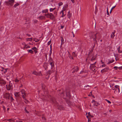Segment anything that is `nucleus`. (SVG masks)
I'll return each mask as SVG.
<instances>
[{
  "label": "nucleus",
  "instance_id": "obj_15",
  "mask_svg": "<svg viewBox=\"0 0 122 122\" xmlns=\"http://www.w3.org/2000/svg\"><path fill=\"white\" fill-rule=\"evenodd\" d=\"M71 13L70 11H69L68 12V14L67 15V16L69 19H70V17L71 16Z\"/></svg>",
  "mask_w": 122,
  "mask_h": 122
},
{
  "label": "nucleus",
  "instance_id": "obj_24",
  "mask_svg": "<svg viewBox=\"0 0 122 122\" xmlns=\"http://www.w3.org/2000/svg\"><path fill=\"white\" fill-rule=\"evenodd\" d=\"M61 45H62L64 43V40L63 38L62 37L61 38Z\"/></svg>",
  "mask_w": 122,
  "mask_h": 122
},
{
  "label": "nucleus",
  "instance_id": "obj_8",
  "mask_svg": "<svg viewBox=\"0 0 122 122\" xmlns=\"http://www.w3.org/2000/svg\"><path fill=\"white\" fill-rule=\"evenodd\" d=\"M22 45L23 46V48L24 49H28L30 48V46H29L27 45L24 42H23L22 44Z\"/></svg>",
  "mask_w": 122,
  "mask_h": 122
},
{
  "label": "nucleus",
  "instance_id": "obj_27",
  "mask_svg": "<svg viewBox=\"0 0 122 122\" xmlns=\"http://www.w3.org/2000/svg\"><path fill=\"white\" fill-rule=\"evenodd\" d=\"M27 51L29 53H31L33 54V51L31 49L30 50H27Z\"/></svg>",
  "mask_w": 122,
  "mask_h": 122
},
{
  "label": "nucleus",
  "instance_id": "obj_12",
  "mask_svg": "<svg viewBox=\"0 0 122 122\" xmlns=\"http://www.w3.org/2000/svg\"><path fill=\"white\" fill-rule=\"evenodd\" d=\"M4 96L7 99H9L10 97V94L9 93H6L5 94Z\"/></svg>",
  "mask_w": 122,
  "mask_h": 122
},
{
  "label": "nucleus",
  "instance_id": "obj_13",
  "mask_svg": "<svg viewBox=\"0 0 122 122\" xmlns=\"http://www.w3.org/2000/svg\"><path fill=\"white\" fill-rule=\"evenodd\" d=\"M78 67L76 66L75 67V68H74V70H73V71H72V72L74 73L78 71Z\"/></svg>",
  "mask_w": 122,
  "mask_h": 122
},
{
  "label": "nucleus",
  "instance_id": "obj_9",
  "mask_svg": "<svg viewBox=\"0 0 122 122\" xmlns=\"http://www.w3.org/2000/svg\"><path fill=\"white\" fill-rule=\"evenodd\" d=\"M92 102L94 104V106H97L100 105V104L98 102L94 100H92Z\"/></svg>",
  "mask_w": 122,
  "mask_h": 122
},
{
  "label": "nucleus",
  "instance_id": "obj_6",
  "mask_svg": "<svg viewBox=\"0 0 122 122\" xmlns=\"http://www.w3.org/2000/svg\"><path fill=\"white\" fill-rule=\"evenodd\" d=\"M6 86L7 89L8 90H11L13 88L12 84L11 83H10V82L9 85H7Z\"/></svg>",
  "mask_w": 122,
  "mask_h": 122
},
{
  "label": "nucleus",
  "instance_id": "obj_33",
  "mask_svg": "<svg viewBox=\"0 0 122 122\" xmlns=\"http://www.w3.org/2000/svg\"><path fill=\"white\" fill-rule=\"evenodd\" d=\"M51 62H54L52 59L51 58H50L49 60V62L50 63H51Z\"/></svg>",
  "mask_w": 122,
  "mask_h": 122
},
{
  "label": "nucleus",
  "instance_id": "obj_36",
  "mask_svg": "<svg viewBox=\"0 0 122 122\" xmlns=\"http://www.w3.org/2000/svg\"><path fill=\"white\" fill-rule=\"evenodd\" d=\"M32 49L34 51H36L37 48L36 47H34L32 48Z\"/></svg>",
  "mask_w": 122,
  "mask_h": 122
},
{
  "label": "nucleus",
  "instance_id": "obj_25",
  "mask_svg": "<svg viewBox=\"0 0 122 122\" xmlns=\"http://www.w3.org/2000/svg\"><path fill=\"white\" fill-rule=\"evenodd\" d=\"M26 97H25V98L24 99H23L24 100V102L26 103H28L29 102V101L28 100H27L25 98Z\"/></svg>",
  "mask_w": 122,
  "mask_h": 122
},
{
  "label": "nucleus",
  "instance_id": "obj_22",
  "mask_svg": "<svg viewBox=\"0 0 122 122\" xmlns=\"http://www.w3.org/2000/svg\"><path fill=\"white\" fill-rule=\"evenodd\" d=\"M58 108L60 110L63 109V108L62 106L61 105H59L58 106Z\"/></svg>",
  "mask_w": 122,
  "mask_h": 122
},
{
  "label": "nucleus",
  "instance_id": "obj_44",
  "mask_svg": "<svg viewBox=\"0 0 122 122\" xmlns=\"http://www.w3.org/2000/svg\"><path fill=\"white\" fill-rule=\"evenodd\" d=\"M105 100L107 101V102L111 104V102L110 101L108 100H107L106 99Z\"/></svg>",
  "mask_w": 122,
  "mask_h": 122
},
{
  "label": "nucleus",
  "instance_id": "obj_10",
  "mask_svg": "<svg viewBox=\"0 0 122 122\" xmlns=\"http://www.w3.org/2000/svg\"><path fill=\"white\" fill-rule=\"evenodd\" d=\"M32 73L37 76H41L42 75L41 72H37L36 71H34Z\"/></svg>",
  "mask_w": 122,
  "mask_h": 122
},
{
  "label": "nucleus",
  "instance_id": "obj_31",
  "mask_svg": "<svg viewBox=\"0 0 122 122\" xmlns=\"http://www.w3.org/2000/svg\"><path fill=\"white\" fill-rule=\"evenodd\" d=\"M7 69H4L1 70V71H3L4 73H5L7 71Z\"/></svg>",
  "mask_w": 122,
  "mask_h": 122
},
{
  "label": "nucleus",
  "instance_id": "obj_38",
  "mask_svg": "<svg viewBox=\"0 0 122 122\" xmlns=\"http://www.w3.org/2000/svg\"><path fill=\"white\" fill-rule=\"evenodd\" d=\"M106 65L105 64H103L101 66L102 67H106Z\"/></svg>",
  "mask_w": 122,
  "mask_h": 122
},
{
  "label": "nucleus",
  "instance_id": "obj_26",
  "mask_svg": "<svg viewBox=\"0 0 122 122\" xmlns=\"http://www.w3.org/2000/svg\"><path fill=\"white\" fill-rule=\"evenodd\" d=\"M90 66L92 68V69H94V68L96 67V66L94 64H92L90 65Z\"/></svg>",
  "mask_w": 122,
  "mask_h": 122
},
{
  "label": "nucleus",
  "instance_id": "obj_58",
  "mask_svg": "<svg viewBox=\"0 0 122 122\" xmlns=\"http://www.w3.org/2000/svg\"><path fill=\"white\" fill-rule=\"evenodd\" d=\"M71 1L73 3H75V1L74 0H71Z\"/></svg>",
  "mask_w": 122,
  "mask_h": 122
},
{
  "label": "nucleus",
  "instance_id": "obj_32",
  "mask_svg": "<svg viewBox=\"0 0 122 122\" xmlns=\"http://www.w3.org/2000/svg\"><path fill=\"white\" fill-rule=\"evenodd\" d=\"M72 56H73L74 57H76V55L75 54V53L74 52H73L72 53Z\"/></svg>",
  "mask_w": 122,
  "mask_h": 122
},
{
  "label": "nucleus",
  "instance_id": "obj_57",
  "mask_svg": "<svg viewBox=\"0 0 122 122\" xmlns=\"http://www.w3.org/2000/svg\"><path fill=\"white\" fill-rule=\"evenodd\" d=\"M90 112H89L88 113V114L91 117H92L93 116L90 115Z\"/></svg>",
  "mask_w": 122,
  "mask_h": 122
},
{
  "label": "nucleus",
  "instance_id": "obj_62",
  "mask_svg": "<svg viewBox=\"0 0 122 122\" xmlns=\"http://www.w3.org/2000/svg\"><path fill=\"white\" fill-rule=\"evenodd\" d=\"M50 52L51 54V53H52V51H51V50H50Z\"/></svg>",
  "mask_w": 122,
  "mask_h": 122
},
{
  "label": "nucleus",
  "instance_id": "obj_5",
  "mask_svg": "<svg viewBox=\"0 0 122 122\" xmlns=\"http://www.w3.org/2000/svg\"><path fill=\"white\" fill-rule=\"evenodd\" d=\"M45 15L48 18H50L51 19H53L54 18L53 15L50 13L49 14H45Z\"/></svg>",
  "mask_w": 122,
  "mask_h": 122
},
{
  "label": "nucleus",
  "instance_id": "obj_41",
  "mask_svg": "<svg viewBox=\"0 0 122 122\" xmlns=\"http://www.w3.org/2000/svg\"><path fill=\"white\" fill-rule=\"evenodd\" d=\"M42 119L44 121H45L46 120V118L44 117H42Z\"/></svg>",
  "mask_w": 122,
  "mask_h": 122
},
{
  "label": "nucleus",
  "instance_id": "obj_3",
  "mask_svg": "<svg viewBox=\"0 0 122 122\" xmlns=\"http://www.w3.org/2000/svg\"><path fill=\"white\" fill-rule=\"evenodd\" d=\"M115 87L116 89H113V90H115L114 93L115 94L119 93L120 92L119 86L117 85H116L115 86Z\"/></svg>",
  "mask_w": 122,
  "mask_h": 122
},
{
  "label": "nucleus",
  "instance_id": "obj_21",
  "mask_svg": "<svg viewBox=\"0 0 122 122\" xmlns=\"http://www.w3.org/2000/svg\"><path fill=\"white\" fill-rule=\"evenodd\" d=\"M68 56L70 59H73V58L71 56V54L70 53L69 51H68Z\"/></svg>",
  "mask_w": 122,
  "mask_h": 122
},
{
  "label": "nucleus",
  "instance_id": "obj_28",
  "mask_svg": "<svg viewBox=\"0 0 122 122\" xmlns=\"http://www.w3.org/2000/svg\"><path fill=\"white\" fill-rule=\"evenodd\" d=\"M90 87L89 85H87L84 86L85 89H89V88Z\"/></svg>",
  "mask_w": 122,
  "mask_h": 122
},
{
  "label": "nucleus",
  "instance_id": "obj_47",
  "mask_svg": "<svg viewBox=\"0 0 122 122\" xmlns=\"http://www.w3.org/2000/svg\"><path fill=\"white\" fill-rule=\"evenodd\" d=\"M113 62V61H110L108 63H107V64H110L112 62Z\"/></svg>",
  "mask_w": 122,
  "mask_h": 122
},
{
  "label": "nucleus",
  "instance_id": "obj_29",
  "mask_svg": "<svg viewBox=\"0 0 122 122\" xmlns=\"http://www.w3.org/2000/svg\"><path fill=\"white\" fill-rule=\"evenodd\" d=\"M32 40V39L31 38H27L26 39V40L27 41H31Z\"/></svg>",
  "mask_w": 122,
  "mask_h": 122
},
{
  "label": "nucleus",
  "instance_id": "obj_35",
  "mask_svg": "<svg viewBox=\"0 0 122 122\" xmlns=\"http://www.w3.org/2000/svg\"><path fill=\"white\" fill-rule=\"evenodd\" d=\"M116 6V5H115V6H113V7H112V8H111V10H110V13H111V12H112V10L114 9V8Z\"/></svg>",
  "mask_w": 122,
  "mask_h": 122
},
{
  "label": "nucleus",
  "instance_id": "obj_4",
  "mask_svg": "<svg viewBox=\"0 0 122 122\" xmlns=\"http://www.w3.org/2000/svg\"><path fill=\"white\" fill-rule=\"evenodd\" d=\"M20 92L21 93V96L23 99H24L25 97H26V94L25 93V91L24 89H22L20 90Z\"/></svg>",
  "mask_w": 122,
  "mask_h": 122
},
{
  "label": "nucleus",
  "instance_id": "obj_17",
  "mask_svg": "<svg viewBox=\"0 0 122 122\" xmlns=\"http://www.w3.org/2000/svg\"><path fill=\"white\" fill-rule=\"evenodd\" d=\"M45 17L44 16H41L38 17V18L41 20L45 19Z\"/></svg>",
  "mask_w": 122,
  "mask_h": 122
},
{
  "label": "nucleus",
  "instance_id": "obj_34",
  "mask_svg": "<svg viewBox=\"0 0 122 122\" xmlns=\"http://www.w3.org/2000/svg\"><path fill=\"white\" fill-rule=\"evenodd\" d=\"M66 95L67 97H69L70 96V94L69 92H68L66 93Z\"/></svg>",
  "mask_w": 122,
  "mask_h": 122
},
{
  "label": "nucleus",
  "instance_id": "obj_1",
  "mask_svg": "<svg viewBox=\"0 0 122 122\" xmlns=\"http://www.w3.org/2000/svg\"><path fill=\"white\" fill-rule=\"evenodd\" d=\"M101 37V36L100 34L98 32H97L94 34L93 36L90 37V38H92L93 37L94 38L93 40L94 41H96V39H97L99 40Z\"/></svg>",
  "mask_w": 122,
  "mask_h": 122
},
{
  "label": "nucleus",
  "instance_id": "obj_45",
  "mask_svg": "<svg viewBox=\"0 0 122 122\" xmlns=\"http://www.w3.org/2000/svg\"><path fill=\"white\" fill-rule=\"evenodd\" d=\"M52 102L53 103H55V101L54 100V99H53L52 100Z\"/></svg>",
  "mask_w": 122,
  "mask_h": 122
},
{
  "label": "nucleus",
  "instance_id": "obj_64",
  "mask_svg": "<svg viewBox=\"0 0 122 122\" xmlns=\"http://www.w3.org/2000/svg\"><path fill=\"white\" fill-rule=\"evenodd\" d=\"M88 55L89 56H91V54L90 53H89V54H88Z\"/></svg>",
  "mask_w": 122,
  "mask_h": 122
},
{
  "label": "nucleus",
  "instance_id": "obj_61",
  "mask_svg": "<svg viewBox=\"0 0 122 122\" xmlns=\"http://www.w3.org/2000/svg\"><path fill=\"white\" fill-rule=\"evenodd\" d=\"M118 68L119 69H121L122 68V66L119 67H118Z\"/></svg>",
  "mask_w": 122,
  "mask_h": 122
},
{
  "label": "nucleus",
  "instance_id": "obj_19",
  "mask_svg": "<svg viewBox=\"0 0 122 122\" xmlns=\"http://www.w3.org/2000/svg\"><path fill=\"white\" fill-rule=\"evenodd\" d=\"M50 64L51 65V68H52L54 66V62L50 63Z\"/></svg>",
  "mask_w": 122,
  "mask_h": 122
},
{
  "label": "nucleus",
  "instance_id": "obj_20",
  "mask_svg": "<svg viewBox=\"0 0 122 122\" xmlns=\"http://www.w3.org/2000/svg\"><path fill=\"white\" fill-rule=\"evenodd\" d=\"M63 10H62L61 13H62V17H64V16L65 15H64V13L63 12V11H64L65 10H64V7H63Z\"/></svg>",
  "mask_w": 122,
  "mask_h": 122
},
{
  "label": "nucleus",
  "instance_id": "obj_52",
  "mask_svg": "<svg viewBox=\"0 0 122 122\" xmlns=\"http://www.w3.org/2000/svg\"><path fill=\"white\" fill-rule=\"evenodd\" d=\"M47 94V91L45 92H44V94L45 96Z\"/></svg>",
  "mask_w": 122,
  "mask_h": 122
},
{
  "label": "nucleus",
  "instance_id": "obj_2",
  "mask_svg": "<svg viewBox=\"0 0 122 122\" xmlns=\"http://www.w3.org/2000/svg\"><path fill=\"white\" fill-rule=\"evenodd\" d=\"M15 1V0H8L5 1L4 3L8 6H11L13 5Z\"/></svg>",
  "mask_w": 122,
  "mask_h": 122
},
{
  "label": "nucleus",
  "instance_id": "obj_55",
  "mask_svg": "<svg viewBox=\"0 0 122 122\" xmlns=\"http://www.w3.org/2000/svg\"><path fill=\"white\" fill-rule=\"evenodd\" d=\"M114 68L117 69V67L116 66H115L114 67Z\"/></svg>",
  "mask_w": 122,
  "mask_h": 122
},
{
  "label": "nucleus",
  "instance_id": "obj_7",
  "mask_svg": "<svg viewBox=\"0 0 122 122\" xmlns=\"http://www.w3.org/2000/svg\"><path fill=\"white\" fill-rule=\"evenodd\" d=\"M109 70V68L108 67H107L104 69L101 70V73H103L107 72Z\"/></svg>",
  "mask_w": 122,
  "mask_h": 122
},
{
  "label": "nucleus",
  "instance_id": "obj_37",
  "mask_svg": "<svg viewBox=\"0 0 122 122\" xmlns=\"http://www.w3.org/2000/svg\"><path fill=\"white\" fill-rule=\"evenodd\" d=\"M39 40L35 38L34 39V41H35L36 42H38Z\"/></svg>",
  "mask_w": 122,
  "mask_h": 122
},
{
  "label": "nucleus",
  "instance_id": "obj_59",
  "mask_svg": "<svg viewBox=\"0 0 122 122\" xmlns=\"http://www.w3.org/2000/svg\"><path fill=\"white\" fill-rule=\"evenodd\" d=\"M101 63L102 64H103L104 63V62H103L102 61V60H101Z\"/></svg>",
  "mask_w": 122,
  "mask_h": 122
},
{
  "label": "nucleus",
  "instance_id": "obj_40",
  "mask_svg": "<svg viewBox=\"0 0 122 122\" xmlns=\"http://www.w3.org/2000/svg\"><path fill=\"white\" fill-rule=\"evenodd\" d=\"M95 58L96 57H95L94 56L92 57L91 60V61H92L93 60H94L95 59Z\"/></svg>",
  "mask_w": 122,
  "mask_h": 122
},
{
  "label": "nucleus",
  "instance_id": "obj_56",
  "mask_svg": "<svg viewBox=\"0 0 122 122\" xmlns=\"http://www.w3.org/2000/svg\"><path fill=\"white\" fill-rule=\"evenodd\" d=\"M37 20H34V23H36L37 22Z\"/></svg>",
  "mask_w": 122,
  "mask_h": 122
},
{
  "label": "nucleus",
  "instance_id": "obj_42",
  "mask_svg": "<svg viewBox=\"0 0 122 122\" xmlns=\"http://www.w3.org/2000/svg\"><path fill=\"white\" fill-rule=\"evenodd\" d=\"M16 122H22L20 120H18L16 121Z\"/></svg>",
  "mask_w": 122,
  "mask_h": 122
},
{
  "label": "nucleus",
  "instance_id": "obj_14",
  "mask_svg": "<svg viewBox=\"0 0 122 122\" xmlns=\"http://www.w3.org/2000/svg\"><path fill=\"white\" fill-rule=\"evenodd\" d=\"M14 95L15 97H19L20 95V94L19 92H16L14 93Z\"/></svg>",
  "mask_w": 122,
  "mask_h": 122
},
{
  "label": "nucleus",
  "instance_id": "obj_53",
  "mask_svg": "<svg viewBox=\"0 0 122 122\" xmlns=\"http://www.w3.org/2000/svg\"><path fill=\"white\" fill-rule=\"evenodd\" d=\"M107 14L108 15H109V12L108 10V9H107Z\"/></svg>",
  "mask_w": 122,
  "mask_h": 122
},
{
  "label": "nucleus",
  "instance_id": "obj_30",
  "mask_svg": "<svg viewBox=\"0 0 122 122\" xmlns=\"http://www.w3.org/2000/svg\"><path fill=\"white\" fill-rule=\"evenodd\" d=\"M120 47L119 46L117 48V50H118V52L119 53H121L122 52V51H121L120 50Z\"/></svg>",
  "mask_w": 122,
  "mask_h": 122
},
{
  "label": "nucleus",
  "instance_id": "obj_23",
  "mask_svg": "<svg viewBox=\"0 0 122 122\" xmlns=\"http://www.w3.org/2000/svg\"><path fill=\"white\" fill-rule=\"evenodd\" d=\"M19 5V4L18 3H17L16 4H15L13 6V7L14 8H16V7Z\"/></svg>",
  "mask_w": 122,
  "mask_h": 122
},
{
  "label": "nucleus",
  "instance_id": "obj_51",
  "mask_svg": "<svg viewBox=\"0 0 122 122\" xmlns=\"http://www.w3.org/2000/svg\"><path fill=\"white\" fill-rule=\"evenodd\" d=\"M52 72L51 71H48V73L49 74H50Z\"/></svg>",
  "mask_w": 122,
  "mask_h": 122
},
{
  "label": "nucleus",
  "instance_id": "obj_11",
  "mask_svg": "<svg viewBox=\"0 0 122 122\" xmlns=\"http://www.w3.org/2000/svg\"><path fill=\"white\" fill-rule=\"evenodd\" d=\"M5 81L2 79H0V85H1L3 84H5Z\"/></svg>",
  "mask_w": 122,
  "mask_h": 122
},
{
  "label": "nucleus",
  "instance_id": "obj_48",
  "mask_svg": "<svg viewBox=\"0 0 122 122\" xmlns=\"http://www.w3.org/2000/svg\"><path fill=\"white\" fill-rule=\"evenodd\" d=\"M53 10V8H50V12H52Z\"/></svg>",
  "mask_w": 122,
  "mask_h": 122
},
{
  "label": "nucleus",
  "instance_id": "obj_43",
  "mask_svg": "<svg viewBox=\"0 0 122 122\" xmlns=\"http://www.w3.org/2000/svg\"><path fill=\"white\" fill-rule=\"evenodd\" d=\"M51 43V40L49 41V42L47 43V45H49Z\"/></svg>",
  "mask_w": 122,
  "mask_h": 122
},
{
  "label": "nucleus",
  "instance_id": "obj_54",
  "mask_svg": "<svg viewBox=\"0 0 122 122\" xmlns=\"http://www.w3.org/2000/svg\"><path fill=\"white\" fill-rule=\"evenodd\" d=\"M3 109L5 110H5H6V108L4 106H3Z\"/></svg>",
  "mask_w": 122,
  "mask_h": 122
},
{
  "label": "nucleus",
  "instance_id": "obj_39",
  "mask_svg": "<svg viewBox=\"0 0 122 122\" xmlns=\"http://www.w3.org/2000/svg\"><path fill=\"white\" fill-rule=\"evenodd\" d=\"M63 5V3L62 2H60L58 4V5L59 6H60L61 5Z\"/></svg>",
  "mask_w": 122,
  "mask_h": 122
},
{
  "label": "nucleus",
  "instance_id": "obj_18",
  "mask_svg": "<svg viewBox=\"0 0 122 122\" xmlns=\"http://www.w3.org/2000/svg\"><path fill=\"white\" fill-rule=\"evenodd\" d=\"M48 9H46L45 10H43L42 11V13H46L48 12Z\"/></svg>",
  "mask_w": 122,
  "mask_h": 122
},
{
  "label": "nucleus",
  "instance_id": "obj_46",
  "mask_svg": "<svg viewBox=\"0 0 122 122\" xmlns=\"http://www.w3.org/2000/svg\"><path fill=\"white\" fill-rule=\"evenodd\" d=\"M26 108H25V112H26V113H29V112H28L27 111V110H26Z\"/></svg>",
  "mask_w": 122,
  "mask_h": 122
},
{
  "label": "nucleus",
  "instance_id": "obj_63",
  "mask_svg": "<svg viewBox=\"0 0 122 122\" xmlns=\"http://www.w3.org/2000/svg\"><path fill=\"white\" fill-rule=\"evenodd\" d=\"M27 36H30V35L29 34H27Z\"/></svg>",
  "mask_w": 122,
  "mask_h": 122
},
{
  "label": "nucleus",
  "instance_id": "obj_16",
  "mask_svg": "<svg viewBox=\"0 0 122 122\" xmlns=\"http://www.w3.org/2000/svg\"><path fill=\"white\" fill-rule=\"evenodd\" d=\"M115 32H112V33L111 36V37L112 39H113L115 36Z\"/></svg>",
  "mask_w": 122,
  "mask_h": 122
},
{
  "label": "nucleus",
  "instance_id": "obj_49",
  "mask_svg": "<svg viewBox=\"0 0 122 122\" xmlns=\"http://www.w3.org/2000/svg\"><path fill=\"white\" fill-rule=\"evenodd\" d=\"M19 80L17 79H15V82H19Z\"/></svg>",
  "mask_w": 122,
  "mask_h": 122
},
{
  "label": "nucleus",
  "instance_id": "obj_50",
  "mask_svg": "<svg viewBox=\"0 0 122 122\" xmlns=\"http://www.w3.org/2000/svg\"><path fill=\"white\" fill-rule=\"evenodd\" d=\"M14 100L13 98L12 97H11V101H13Z\"/></svg>",
  "mask_w": 122,
  "mask_h": 122
},
{
  "label": "nucleus",
  "instance_id": "obj_60",
  "mask_svg": "<svg viewBox=\"0 0 122 122\" xmlns=\"http://www.w3.org/2000/svg\"><path fill=\"white\" fill-rule=\"evenodd\" d=\"M84 72V71H81L80 72V74H81L82 73Z\"/></svg>",
  "mask_w": 122,
  "mask_h": 122
}]
</instances>
